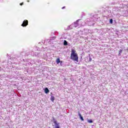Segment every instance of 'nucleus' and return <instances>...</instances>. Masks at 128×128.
Returning a JSON list of instances; mask_svg holds the SVG:
<instances>
[{"label":"nucleus","mask_w":128,"mask_h":128,"mask_svg":"<svg viewBox=\"0 0 128 128\" xmlns=\"http://www.w3.org/2000/svg\"><path fill=\"white\" fill-rule=\"evenodd\" d=\"M70 58V60H72L78 62V53H76V50L74 49L72 50Z\"/></svg>","instance_id":"nucleus-1"},{"label":"nucleus","mask_w":128,"mask_h":128,"mask_svg":"<svg viewBox=\"0 0 128 128\" xmlns=\"http://www.w3.org/2000/svg\"><path fill=\"white\" fill-rule=\"evenodd\" d=\"M28 24V20H24L23 23L22 24V26L23 27L26 26Z\"/></svg>","instance_id":"nucleus-2"},{"label":"nucleus","mask_w":128,"mask_h":128,"mask_svg":"<svg viewBox=\"0 0 128 128\" xmlns=\"http://www.w3.org/2000/svg\"><path fill=\"white\" fill-rule=\"evenodd\" d=\"M54 124H55V128H60V125L57 123L56 121L54 122Z\"/></svg>","instance_id":"nucleus-3"},{"label":"nucleus","mask_w":128,"mask_h":128,"mask_svg":"<svg viewBox=\"0 0 128 128\" xmlns=\"http://www.w3.org/2000/svg\"><path fill=\"white\" fill-rule=\"evenodd\" d=\"M78 114L81 120L84 121V118H82V114H80V112H78Z\"/></svg>","instance_id":"nucleus-4"},{"label":"nucleus","mask_w":128,"mask_h":128,"mask_svg":"<svg viewBox=\"0 0 128 128\" xmlns=\"http://www.w3.org/2000/svg\"><path fill=\"white\" fill-rule=\"evenodd\" d=\"M44 92L45 94H48V92H50V90H48V88H44Z\"/></svg>","instance_id":"nucleus-5"},{"label":"nucleus","mask_w":128,"mask_h":128,"mask_svg":"<svg viewBox=\"0 0 128 128\" xmlns=\"http://www.w3.org/2000/svg\"><path fill=\"white\" fill-rule=\"evenodd\" d=\"M56 62L57 64H60V58H58L56 60Z\"/></svg>","instance_id":"nucleus-6"},{"label":"nucleus","mask_w":128,"mask_h":128,"mask_svg":"<svg viewBox=\"0 0 128 128\" xmlns=\"http://www.w3.org/2000/svg\"><path fill=\"white\" fill-rule=\"evenodd\" d=\"M50 100L51 101L54 102V96H52Z\"/></svg>","instance_id":"nucleus-7"},{"label":"nucleus","mask_w":128,"mask_h":128,"mask_svg":"<svg viewBox=\"0 0 128 128\" xmlns=\"http://www.w3.org/2000/svg\"><path fill=\"white\" fill-rule=\"evenodd\" d=\"M64 46H68V42H66V40H64Z\"/></svg>","instance_id":"nucleus-8"},{"label":"nucleus","mask_w":128,"mask_h":128,"mask_svg":"<svg viewBox=\"0 0 128 128\" xmlns=\"http://www.w3.org/2000/svg\"><path fill=\"white\" fill-rule=\"evenodd\" d=\"M88 122H89V124H92L93 122L92 120H88Z\"/></svg>","instance_id":"nucleus-9"},{"label":"nucleus","mask_w":128,"mask_h":128,"mask_svg":"<svg viewBox=\"0 0 128 128\" xmlns=\"http://www.w3.org/2000/svg\"><path fill=\"white\" fill-rule=\"evenodd\" d=\"M92 59L91 57L90 56V58H89V62H92Z\"/></svg>","instance_id":"nucleus-10"},{"label":"nucleus","mask_w":128,"mask_h":128,"mask_svg":"<svg viewBox=\"0 0 128 128\" xmlns=\"http://www.w3.org/2000/svg\"><path fill=\"white\" fill-rule=\"evenodd\" d=\"M110 23H111V24L112 23V19L110 20Z\"/></svg>","instance_id":"nucleus-11"},{"label":"nucleus","mask_w":128,"mask_h":128,"mask_svg":"<svg viewBox=\"0 0 128 128\" xmlns=\"http://www.w3.org/2000/svg\"><path fill=\"white\" fill-rule=\"evenodd\" d=\"M22 4H24V2H22V3L20 4V6H22Z\"/></svg>","instance_id":"nucleus-12"},{"label":"nucleus","mask_w":128,"mask_h":128,"mask_svg":"<svg viewBox=\"0 0 128 128\" xmlns=\"http://www.w3.org/2000/svg\"><path fill=\"white\" fill-rule=\"evenodd\" d=\"M64 8H66V6H64L62 8V10H64Z\"/></svg>","instance_id":"nucleus-13"},{"label":"nucleus","mask_w":128,"mask_h":128,"mask_svg":"<svg viewBox=\"0 0 128 128\" xmlns=\"http://www.w3.org/2000/svg\"><path fill=\"white\" fill-rule=\"evenodd\" d=\"M62 61H60V64H62Z\"/></svg>","instance_id":"nucleus-14"},{"label":"nucleus","mask_w":128,"mask_h":128,"mask_svg":"<svg viewBox=\"0 0 128 128\" xmlns=\"http://www.w3.org/2000/svg\"><path fill=\"white\" fill-rule=\"evenodd\" d=\"M118 56H120V53H119V54H118Z\"/></svg>","instance_id":"nucleus-15"},{"label":"nucleus","mask_w":128,"mask_h":128,"mask_svg":"<svg viewBox=\"0 0 128 128\" xmlns=\"http://www.w3.org/2000/svg\"><path fill=\"white\" fill-rule=\"evenodd\" d=\"M120 52H122V50H120Z\"/></svg>","instance_id":"nucleus-16"},{"label":"nucleus","mask_w":128,"mask_h":128,"mask_svg":"<svg viewBox=\"0 0 128 128\" xmlns=\"http://www.w3.org/2000/svg\"><path fill=\"white\" fill-rule=\"evenodd\" d=\"M76 27V26H75Z\"/></svg>","instance_id":"nucleus-17"}]
</instances>
